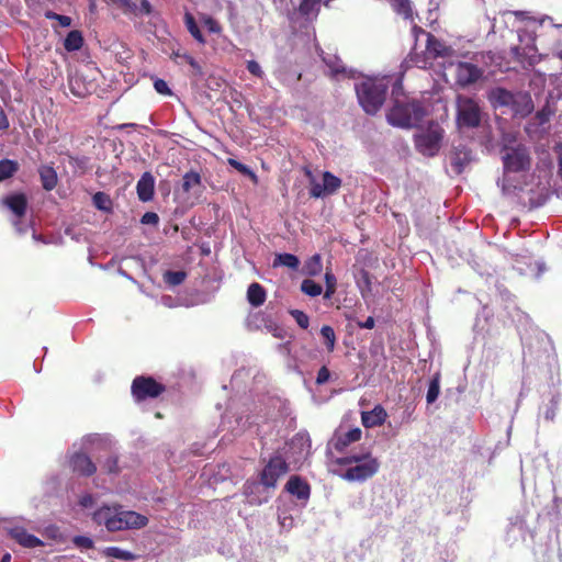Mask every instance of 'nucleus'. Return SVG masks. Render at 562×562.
<instances>
[{"label":"nucleus","instance_id":"1","mask_svg":"<svg viewBox=\"0 0 562 562\" xmlns=\"http://www.w3.org/2000/svg\"><path fill=\"white\" fill-rule=\"evenodd\" d=\"M93 520L98 525H104L111 531L127 529H140L148 524V518L134 510H121V506H103L93 513Z\"/></svg>","mask_w":562,"mask_h":562},{"label":"nucleus","instance_id":"2","mask_svg":"<svg viewBox=\"0 0 562 562\" xmlns=\"http://www.w3.org/2000/svg\"><path fill=\"white\" fill-rule=\"evenodd\" d=\"M289 471L290 464L283 456L280 453L271 456L258 475L259 482L256 483L247 481L244 485V494L249 497V503L252 505L261 504L260 499L251 497L254 488H257L258 484L262 485L267 490H274L278 485L279 479L285 475Z\"/></svg>","mask_w":562,"mask_h":562},{"label":"nucleus","instance_id":"3","mask_svg":"<svg viewBox=\"0 0 562 562\" xmlns=\"http://www.w3.org/2000/svg\"><path fill=\"white\" fill-rule=\"evenodd\" d=\"M425 114V109L419 101L395 100L386 113V120L392 126L412 128L422 122Z\"/></svg>","mask_w":562,"mask_h":562},{"label":"nucleus","instance_id":"4","mask_svg":"<svg viewBox=\"0 0 562 562\" xmlns=\"http://www.w3.org/2000/svg\"><path fill=\"white\" fill-rule=\"evenodd\" d=\"M387 85L381 80L367 79L356 87L357 98L363 111L376 114L385 102Z\"/></svg>","mask_w":562,"mask_h":562},{"label":"nucleus","instance_id":"5","mask_svg":"<svg viewBox=\"0 0 562 562\" xmlns=\"http://www.w3.org/2000/svg\"><path fill=\"white\" fill-rule=\"evenodd\" d=\"M452 54L453 49L451 46L446 45L445 42L436 37L432 33H428L425 52L419 54L416 52V48H414L405 59V63L420 69H427L432 65V60L450 57Z\"/></svg>","mask_w":562,"mask_h":562},{"label":"nucleus","instance_id":"6","mask_svg":"<svg viewBox=\"0 0 562 562\" xmlns=\"http://www.w3.org/2000/svg\"><path fill=\"white\" fill-rule=\"evenodd\" d=\"M457 124L460 128H476L482 121V110L479 103L465 95L457 97Z\"/></svg>","mask_w":562,"mask_h":562},{"label":"nucleus","instance_id":"7","mask_svg":"<svg viewBox=\"0 0 562 562\" xmlns=\"http://www.w3.org/2000/svg\"><path fill=\"white\" fill-rule=\"evenodd\" d=\"M442 137L443 128L431 122L426 131L415 135V147L424 156L432 157L439 151Z\"/></svg>","mask_w":562,"mask_h":562},{"label":"nucleus","instance_id":"8","mask_svg":"<svg viewBox=\"0 0 562 562\" xmlns=\"http://www.w3.org/2000/svg\"><path fill=\"white\" fill-rule=\"evenodd\" d=\"M166 392V385L149 375H137L131 385L132 396L136 402L157 398Z\"/></svg>","mask_w":562,"mask_h":562},{"label":"nucleus","instance_id":"9","mask_svg":"<svg viewBox=\"0 0 562 562\" xmlns=\"http://www.w3.org/2000/svg\"><path fill=\"white\" fill-rule=\"evenodd\" d=\"M505 172H521L530 169L531 158L527 147L518 145L506 149L503 156Z\"/></svg>","mask_w":562,"mask_h":562},{"label":"nucleus","instance_id":"10","mask_svg":"<svg viewBox=\"0 0 562 562\" xmlns=\"http://www.w3.org/2000/svg\"><path fill=\"white\" fill-rule=\"evenodd\" d=\"M380 469V462L374 457H367V460L350 467L341 475V477L349 482H363L378 473Z\"/></svg>","mask_w":562,"mask_h":562},{"label":"nucleus","instance_id":"11","mask_svg":"<svg viewBox=\"0 0 562 562\" xmlns=\"http://www.w3.org/2000/svg\"><path fill=\"white\" fill-rule=\"evenodd\" d=\"M341 187V179L333 175L330 171L323 173V184L315 182L311 183L310 195L314 199L331 195Z\"/></svg>","mask_w":562,"mask_h":562},{"label":"nucleus","instance_id":"12","mask_svg":"<svg viewBox=\"0 0 562 562\" xmlns=\"http://www.w3.org/2000/svg\"><path fill=\"white\" fill-rule=\"evenodd\" d=\"M482 69L476 65L465 61H460L456 68V82L462 87H469L476 82L482 77Z\"/></svg>","mask_w":562,"mask_h":562},{"label":"nucleus","instance_id":"13","mask_svg":"<svg viewBox=\"0 0 562 562\" xmlns=\"http://www.w3.org/2000/svg\"><path fill=\"white\" fill-rule=\"evenodd\" d=\"M69 465L75 473L82 476H92L97 471L91 458L83 452H75L70 457Z\"/></svg>","mask_w":562,"mask_h":562},{"label":"nucleus","instance_id":"14","mask_svg":"<svg viewBox=\"0 0 562 562\" xmlns=\"http://www.w3.org/2000/svg\"><path fill=\"white\" fill-rule=\"evenodd\" d=\"M284 488L289 494L295 496L297 499L307 501L311 495L310 484L299 475L290 476Z\"/></svg>","mask_w":562,"mask_h":562},{"label":"nucleus","instance_id":"15","mask_svg":"<svg viewBox=\"0 0 562 562\" xmlns=\"http://www.w3.org/2000/svg\"><path fill=\"white\" fill-rule=\"evenodd\" d=\"M9 536L15 540L20 546L29 549L44 546V542L37 537L27 532L24 527H13L8 530Z\"/></svg>","mask_w":562,"mask_h":562},{"label":"nucleus","instance_id":"16","mask_svg":"<svg viewBox=\"0 0 562 562\" xmlns=\"http://www.w3.org/2000/svg\"><path fill=\"white\" fill-rule=\"evenodd\" d=\"M2 203L19 218L26 214L27 198L24 193L9 194L2 200Z\"/></svg>","mask_w":562,"mask_h":562},{"label":"nucleus","instance_id":"17","mask_svg":"<svg viewBox=\"0 0 562 562\" xmlns=\"http://www.w3.org/2000/svg\"><path fill=\"white\" fill-rule=\"evenodd\" d=\"M137 196L142 202H148L154 198L155 178L150 172H144L136 184Z\"/></svg>","mask_w":562,"mask_h":562},{"label":"nucleus","instance_id":"18","mask_svg":"<svg viewBox=\"0 0 562 562\" xmlns=\"http://www.w3.org/2000/svg\"><path fill=\"white\" fill-rule=\"evenodd\" d=\"M387 418L386 411L376 405L372 411L361 413V422L366 428H374L385 423Z\"/></svg>","mask_w":562,"mask_h":562},{"label":"nucleus","instance_id":"19","mask_svg":"<svg viewBox=\"0 0 562 562\" xmlns=\"http://www.w3.org/2000/svg\"><path fill=\"white\" fill-rule=\"evenodd\" d=\"M451 166L456 173L460 175L471 161V151L465 146H458L450 156Z\"/></svg>","mask_w":562,"mask_h":562},{"label":"nucleus","instance_id":"20","mask_svg":"<svg viewBox=\"0 0 562 562\" xmlns=\"http://www.w3.org/2000/svg\"><path fill=\"white\" fill-rule=\"evenodd\" d=\"M361 435L362 431L358 427L352 428L347 432L337 435L334 441L335 450L338 452H344L349 445L359 441L361 439Z\"/></svg>","mask_w":562,"mask_h":562},{"label":"nucleus","instance_id":"21","mask_svg":"<svg viewBox=\"0 0 562 562\" xmlns=\"http://www.w3.org/2000/svg\"><path fill=\"white\" fill-rule=\"evenodd\" d=\"M42 187L46 191H52L58 182L57 172L52 166L43 165L38 168Z\"/></svg>","mask_w":562,"mask_h":562},{"label":"nucleus","instance_id":"22","mask_svg":"<svg viewBox=\"0 0 562 562\" xmlns=\"http://www.w3.org/2000/svg\"><path fill=\"white\" fill-rule=\"evenodd\" d=\"M266 299H267V293H266L265 288L261 284L254 282L248 286L247 300L251 306H254V307L261 306L265 303Z\"/></svg>","mask_w":562,"mask_h":562},{"label":"nucleus","instance_id":"23","mask_svg":"<svg viewBox=\"0 0 562 562\" xmlns=\"http://www.w3.org/2000/svg\"><path fill=\"white\" fill-rule=\"evenodd\" d=\"M490 101L494 106H508L514 103V94L504 88H496L491 91Z\"/></svg>","mask_w":562,"mask_h":562},{"label":"nucleus","instance_id":"24","mask_svg":"<svg viewBox=\"0 0 562 562\" xmlns=\"http://www.w3.org/2000/svg\"><path fill=\"white\" fill-rule=\"evenodd\" d=\"M202 187V178L198 171L190 170L182 177L181 189L183 193H190L194 188Z\"/></svg>","mask_w":562,"mask_h":562},{"label":"nucleus","instance_id":"25","mask_svg":"<svg viewBox=\"0 0 562 562\" xmlns=\"http://www.w3.org/2000/svg\"><path fill=\"white\" fill-rule=\"evenodd\" d=\"M394 12H396L398 15L403 16L405 20L413 21L414 20V13L411 5L409 0H386Z\"/></svg>","mask_w":562,"mask_h":562},{"label":"nucleus","instance_id":"26","mask_svg":"<svg viewBox=\"0 0 562 562\" xmlns=\"http://www.w3.org/2000/svg\"><path fill=\"white\" fill-rule=\"evenodd\" d=\"M83 45V37L80 31L74 30L70 31L65 41L64 47L67 52L79 50Z\"/></svg>","mask_w":562,"mask_h":562},{"label":"nucleus","instance_id":"27","mask_svg":"<svg viewBox=\"0 0 562 562\" xmlns=\"http://www.w3.org/2000/svg\"><path fill=\"white\" fill-rule=\"evenodd\" d=\"M184 24L187 26L188 32L192 35V37L200 44L204 45L206 43L205 37L203 36L202 32L200 31L194 16L186 12L184 14Z\"/></svg>","mask_w":562,"mask_h":562},{"label":"nucleus","instance_id":"28","mask_svg":"<svg viewBox=\"0 0 562 562\" xmlns=\"http://www.w3.org/2000/svg\"><path fill=\"white\" fill-rule=\"evenodd\" d=\"M108 4L120 9L124 14L138 15V4L135 0H105Z\"/></svg>","mask_w":562,"mask_h":562},{"label":"nucleus","instance_id":"29","mask_svg":"<svg viewBox=\"0 0 562 562\" xmlns=\"http://www.w3.org/2000/svg\"><path fill=\"white\" fill-rule=\"evenodd\" d=\"M284 266L292 270H297L300 260L295 255L292 254H278L273 260V267Z\"/></svg>","mask_w":562,"mask_h":562},{"label":"nucleus","instance_id":"30","mask_svg":"<svg viewBox=\"0 0 562 562\" xmlns=\"http://www.w3.org/2000/svg\"><path fill=\"white\" fill-rule=\"evenodd\" d=\"M323 61L330 69L333 77H336L338 75H347L348 72L342 60L337 56H323Z\"/></svg>","mask_w":562,"mask_h":562},{"label":"nucleus","instance_id":"31","mask_svg":"<svg viewBox=\"0 0 562 562\" xmlns=\"http://www.w3.org/2000/svg\"><path fill=\"white\" fill-rule=\"evenodd\" d=\"M19 170V164L15 160H0V181H4L13 177Z\"/></svg>","mask_w":562,"mask_h":562},{"label":"nucleus","instance_id":"32","mask_svg":"<svg viewBox=\"0 0 562 562\" xmlns=\"http://www.w3.org/2000/svg\"><path fill=\"white\" fill-rule=\"evenodd\" d=\"M301 291L308 296L315 297L322 294L323 288L314 280L305 279L301 283Z\"/></svg>","mask_w":562,"mask_h":562},{"label":"nucleus","instance_id":"33","mask_svg":"<svg viewBox=\"0 0 562 562\" xmlns=\"http://www.w3.org/2000/svg\"><path fill=\"white\" fill-rule=\"evenodd\" d=\"M103 552H104V555H106L109 558H114V559L124 560V561H131V560H134V558H135V555L132 552L123 550L119 547H109Z\"/></svg>","mask_w":562,"mask_h":562},{"label":"nucleus","instance_id":"34","mask_svg":"<svg viewBox=\"0 0 562 562\" xmlns=\"http://www.w3.org/2000/svg\"><path fill=\"white\" fill-rule=\"evenodd\" d=\"M227 164L236 169L241 175L250 178L255 183L258 180L257 175L246 165L241 164L240 161L236 160L235 158H228Z\"/></svg>","mask_w":562,"mask_h":562},{"label":"nucleus","instance_id":"35","mask_svg":"<svg viewBox=\"0 0 562 562\" xmlns=\"http://www.w3.org/2000/svg\"><path fill=\"white\" fill-rule=\"evenodd\" d=\"M440 393V376L437 373L429 382L426 400L427 403L431 404L434 403Z\"/></svg>","mask_w":562,"mask_h":562},{"label":"nucleus","instance_id":"36","mask_svg":"<svg viewBox=\"0 0 562 562\" xmlns=\"http://www.w3.org/2000/svg\"><path fill=\"white\" fill-rule=\"evenodd\" d=\"M322 268V258L318 254L312 256L305 263V271L308 276H317Z\"/></svg>","mask_w":562,"mask_h":562},{"label":"nucleus","instance_id":"37","mask_svg":"<svg viewBox=\"0 0 562 562\" xmlns=\"http://www.w3.org/2000/svg\"><path fill=\"white\" fill-rule=\"evenodd\" d=\"M367 457H372L370 452L361 454H350L347 457L337 458L335 463L338 465H351L352 463L359 464L367 460Z\"/></svg>","mask_w":562,"mask_h":562},{"label":"nucleus","instance_id":"38","mask_svg":"<svg viewBox=\"0 0 562 562\" xmlns=\"http://www.w3.org/2000/svg\"><path fill=\"white\" fill-rule=\"evenodd\" d=\"M42 536L46 539H49V540H53L56 542L64 541V536H63L59 527L56 525H49V526L45 527L42 531Z\"/></svg>","mask_w":562,"mask_h":562},{"label":"nucleus","instance_id":"39","mask_svg":"<svg viewBox=\"0 0 562 562\" xmlns=\"http://www.w3.org/2000/svg\"><path fill=\"white\" fill-rule=\"evenodd\" d=\"M321 335L325 339L327 349L329 351H333L335 348V344H336V335H335L333 327H330L329 325H324L321 328Z\"/></svg>","mask_w":562,"mask_h":562},{"label":"nucleus","instance_id":"40","mask_svg":"<svg viewBox=\"0 0 562 562\" xmlns=\"http://www.w3.org/2000/svg\"><path fill=\"white\" fill-rule=\"evenodd\" d=\"M92 201H93L94 206L99 210L106 211L110 209L111 200H110L109 195L105 194L104 192H97L92 196Z\"/></svg>","mask_w":562,"mask_h":562},{"label":"nucleus","instance_id":"41","mask_svg":"<svg viewBox=\"0 0 562 562\" xmlns=\"http://www.w3.org/2000/svg\"><path fill=\"white\" fill-rule=\"evenodd\" d=\"M357 283H358L362 294L364 291L370 292L371 284H372L370 272L367 271L366 269H361L359 272V278H358Z\"/></svg>","mask_w":562,"mask_h":562},{"label":"nucleus","instance_id":"42","mask_svg":"<svg viewBox=\"0 0 562 562\" xmlns=\"http://www.w3.org/2000/svg\"><path fill=\"white\" fill-rule=\"evenodd\" d=\"M201 21L210 33L220 34L222 32L221 24L214 18L203 14Z\"/></svg>","mask_w":562,"mask_h":562},{"label":"nucleus","instance_id":"43","mask_svg":"<svg viewBox=\"0 0 562 562\" xmlns=\"http://www.w3.org/2000/svg\"><path fill=\"white\" fill-rule=\"evenodd\" d=\"M325 282H326V290L324 293V297L330 299L331 295L336 292V284H337L336 277L330 271H327L325 273Z\"/></svg>","mask_w":562,"mask_h":562},{"label":"nucleus","instance_id":"44","mask_svg":"<svg viewBox=\"0 0 562 562\" xmlns=\"http://www.w3.org/2000/svg\"><path fill=\"white\" fill-rule=\"evenodd\" d=\"M44 16L48 20H57L59 25L63 27H68L71 24V19L69 16L55 13L52 10H46L44 12Z\"/></svg>","mask_w":562,"mask_h":562},{"label":"nucleus","instance_id":"45","mask_svg":"<svg viewBox=\"0 0 562 562\" xmlns=\"http://www.w3.org/2000/svg\"><path fill=\"white\" fill-rule=\"evenodd\" d=\"M186 272L183 271H167L165 274L166 281L171 285L181 284L186 280Z\"/></svg>","mask_w":562,"mask_h":562},{"label":"nucleus","instance_id":"46","mask_svg":"<svg viewBox=\"0 0 562 562\" xmlns=\"http://www.w3.org/2000/svg\"><path fill=\"white\" fill-rule=\"evenodd\" d=\"M290 314L295 319L296 324L302 328L306 329L310 325V317L303 311L292 310Z\"/></svg>","mask_w":562,"mask_h":562},{"label":"nucleus","instance_id":"47","mask_svg":"<svg viewBox=\"0 0 562 562\" xmlns=\"http://www.w3.org/2000/svg\"><path fill=\"white\" fill-rule=\"evenodd\" d=\"M103 469L108 473H117L120 471L117 457L114 454L109 456L104 461Z\"/></svg>","mask_w":562,"mask_h":562},{"label":"nucleus","instance_id":"48","mask_svg":"<svg viewBox=\"0 0 562 562\" xmlns=\"http://www.w3.org/2000/svg\"><path fill=\"white\" fill-rule=\"evenodd\" d=\"M321 0H302L299 7V11L303 15H308L319 3Z\"/></svg>","mask_w":562,"mask_h":562},{"label":"nucleus","instance_id":"49","mask_svg":"<svg viewBox=\"0 0 562 562\" xmlns=\"http://www.w3.org/2000/svg\"><path fill=\"white\" fill-rule=\"evenodd\" d=\"M154 88L159 94H162V95H171L172 94L171 89L169 88L168 83L164 79H160V78L155 79Z\"/></svg>","mask_w":562,"mask_h":562},{"label":"nucleus","instance_id":"50","mask_svg":"<svg viewBox=\"0 0 562 562\" xmlns=\"http://www.w3.org/2000/svg\"><path fill=\"white\" fill-rule=\"evenodd\" d=\"M74 544L77 548L81 549H92L93 548V541L89 537L86 536H76L72 539Z\"/></svg>","mask_w":562,"mask_h":562},{"label":"nucleus","instance_id":"51","mask_svg":"<svg viewBox=\"0 0 562 562\" xmlns=\"http://www.w3.org/2000/svg\"><path fill=\"white\" fill-rule=\"evenodd\" d=\"M329 379H330V371L328 370V368L326 366H323L317 372L316 384L323 385V384L327 383L329 381Z\"/></svg>","mask_w":562,"mask_h":562},{"label":"nucleus","instance_id":"52","mask_svg":"<svg viewBox=\"0 0 562 562\" xmlns=\"http://www.w3.org/2000/svg\"><path fill=\"white\" fill-rule=\"evenodd\" d=\"M247 70L256 76V77H259L261 78L262 75H263V71L261 70V67L260 65L256 61V60H249L247 61Z\"/></svg>","mask_w":562,"mask_h":562},{"label":"nucleus","instance_id":"53","mask_svg":"<svg viewBox=\"0 0 562 562\" xmlns=\"http://www.w3.org/2000/svg\"><path fill=\"white\" fill-rule=\"evenodd\" d=\"M140 222L143 224H150V225H157L159 222V216L155 212H146L143 216Z\"/></svg>","mask_w":562,"mask_h":562},{"label":"nucleus","instance_id":"54","mask_svg":"<svg viewBox=\"0 0 562 562\" xmlns=\"http://www.w3.org/2000/svg\"><path fill=\"white\" fill-rule=\"evenodd\" d=\"M192 68V75L195 76V77H202L203 76V70H202V67L200 66V64L193 59L192 63L189 64Z\"/></svg>","mask_w":562,"mask_h":562},{"label":"nucleus","instance_id":"55","mask_svg":"<svg viewBox=\"0 0 562 562\" xmlns=\"http://www.w3.org/2000/svg\"><path fill=\"white\" fill-rule=\"evenodd\" d=\"M555 151L558 154V164H559L558 173H559L560 178L562 179V144H559L555 147Z\"/></svg>","mask_w":562,"mask_h":562},{"label":"nucleus","instance_id":"56","mask_svg":"<svg viewBox=\"0 0 562 562\" xmlns=\"http://www.w3.org/2000/svg\"><path fill=\"white\" fill-rule=\"evenodd\" d=\"M374 318L372 316H369L364 322L362 323H358V326L360 328H367V329H372L374 327Z\"/></svg>","mask_w":562,"mask_h":562},{"label":"nucleus","instance_id":"57","mask_svg":"<svg viewBox=\"0 0 562 562\" xmlns=\"http://www.w3.org/2000/svg\"><path fill=\"white\" fill-rule=\"evenodd\" d=\"M8 127H9L8 117H7L3 109L0 106V130H7Z\"/></svg>","mask_w":562,"mask_h":562},{"label":"nucleus","instance_id":"58","mask_svg":"<svg viewBox=\"0 0 562 562\" xmlns=\"http://www.w3.org/2000/svg\"><path fill=\"white\" fill-rule=\"evenodd\" d=\"M412 33H413L414 37H415L416 40H418V37H419L420 35H425V36L427 37V34H428L429 32H426L423 27H420V26H418V25H416V24H415V25L412 27Z\"/></svg>","mask_w":562,"mask_h":562},{"label":"nucleus","instance_id":"59","mask_svg":"<svg viewBox=\"0 0 562 562\" xmlns=\"http://www.w3.org/2000/svg\"><path fill=\"white\" fill-rule=\"evenodd\" d=\"M79 503L82 507H90L93 504V497L90 494H87L80 498Z\"/></svg>","mask_w":562,"mask_h":562},{"label":"nucleus","instance_id":"60","mask_svg":"<svg viewBox=\"0 0 562 562\" xmlns=\"http://www.w3.org/2000/svg\"><path fill=\"white\" fill-rule=\"evenodd\" d=\"M76 83H77V80H76V79H75V80H74V79H71V80L69 81V86H70V90H71V92H72L75 95H78V97H82V95H85V93H83V92H81V91H79V90H77V89H76V87H75V85H76Z\"/></svg>","mask_w":562,"mask_h":562},{"label":"nucleus","instance_id":"61","mask_svg":"<svg viewBox=\"0 0 562 562\" xmlns=\"http://www.w3.org/2000/svg\"><path fill=\"white\" fill-rule=\"evenodd\" d=\"M176 56H177V57H179V58H181V59H182L183 61H186L187 64L192 63V60L194 59V58H193L191 55H189V54H182V55L177 54Z\"/></svg>","mask_w":562,"mask_h":562},{"label":"nucleus","instance_id":"62","mask_svg":"<svg viewBox=\"0 0 562 562\" xmlns=\"http://www.w3.org/2000/svg\"><path fill=\"white\" fill-rule=\"evenodd\" d=\"M0 562H11V554L10 553H4L1 558V561Z\"/></svg>","mask_w":562,"mask_h":562},{"label":"nucleus","instance_id":"63","mask_svg":"<svg viewBox=\"0 0 562 562\" xmlns=\"http://www.w3.org/2000/svg\"><path fill=\"white\" fill-rule=\"evenodd\" d=\"M306 175L311 177V176H312V172H311L310 170H307V171H306Z\"/></svg>","mask_w":562,"mask_h":562}]
</instances>
